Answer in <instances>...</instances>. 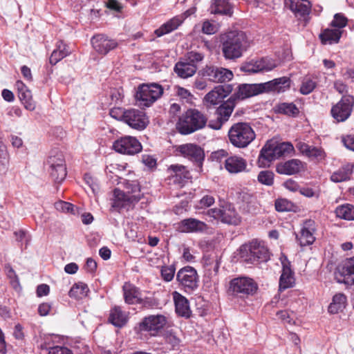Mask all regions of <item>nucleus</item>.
<instances>
[{"mask_svg":"<svg viewBox=\"0 0 354 354\" xmlns=\"http://www.w3.org/2000/svg\"><path fill=\"white\" fill-rule=\"evenodd\" d=\"M207 118L196 109H188L177 123V128L182 134L187 135L205 127Z\"/></svg>","mask_w":354,"mask_h":354,"instance_id":"5","label":"nucleus"},{"mask_svg":"<svg viewBox=\"0 0 354 354\" xmlns=\"http://www.w3.org/2000/svg\"><path fill=\"white\" fill-rule=\"evenodd\" d=\"M304 163L298 159L278 163L276 166V171L279 174L294 175L299 173L304 168Z\"/></svg>","mask_w":354,"mask_h":354,"instance_id":"29","label":"nucleus"},{"mask_svg":"<svg viewBox=\"0 0 354 354\" xmlns=\"http://www.w3.org/2000/svg\"><path fill=\"white\" fill-rule=\"evenodd\" d=\"M113 149L118 153L133 155L142 150L140 142L135 137L124 136L113 142Z\"/></svg>","mask_w":354,"mask_h":354,"instance_id":"15","label":"nucleus"},{"mask_svg":"<svg viewBox=\"0 0 354 354\" xmlns=\"http://www.w3.org/2000/svg\"><path fill=\"white\" fill-rule=\"evenodd\" d=\"M317 86V80L314 77H305L301 84L299 91L302 95H308Z\"/></svg>","mask_w":354,"mask_h":354,"instance_id":"48","label":"nucleus"},{"mask_svg":"<svg viewBox=\"0 0 354 354\" xmlns=\"http://www.w3.org/2000/svg\"><path fill=\"white\" fill-rule=\"evenodd\" d=\"M5 271L12 286L16 290L20 288L18 276L12 268L10 265H6Z\"/></svg>","mask_w":354,"mask_h":354,"instance_id":"50","label":"nucleus"},{"mask_svg":"<svg viewBox=\"0 0 354 354\" xmlns=\"http://www.w3.org/2000/svg\"><path fill=\"white\" fill-rule=\"evenodd\" d=\"M262 93H264L263 83L242 84L239 85L237 90L231 97L236 102V100H243Z\"/></svg>","mask_w":354,"mask_h":354,"instance_id":"21","label":"nucleus"},{"mask_svg":"<svg viewBox=\"0 0 354 354\" xmlns=\"http://www.w3.org/2000/svg\"><path fill=\"white\" fill-rule=\"evenodd\" d=\"M215 202L214 198L212 196H204L199 202L201 207H208L212 205Z\"/></svg>","mask_w":354,"mask_h":354,"instance_id":"63","label":"nucleus"},{"mask_svg":"<svg viewBox=\"0 0 354 354\" xmlns=\"http://www.w3.org/2000/svg\"><path fill=\"white\" fill-rule=\"evenodd\" d=\"M124 122L132 129L142 131L148 125L149 119L144 111L136 109H127Z\"/></svg>","mask_w":354,"mask_h":354,"instance_id":"19","label":"nucleus"},{"mask_svg":"<svg viewBox=\"0 0 354 354\" xmlns=\"http://www.w3.org/2000/svg\"><path fill=\"white\" fill-rule=\"evenodd\" d=\"M353 173L352 166L345 165L334 171L330 176V180L334 183H342L349 180Z\"/></svg>","mask_w":354,"mask_h":354,"instance_id":"40","label":"nucleus"},{"mask_svg":"<svg viewBox=\"0 0 354 354\" xmlns=\"http://www.w3.org/2000/svg\"><path fill=\"white\" fill-rule=\"evenodd\" d=\"M354 105V98L351 95H344L331 109L333 118L338 122H344L351 115Z\"/></svg>","mask_w":354,"mask_h":354,"instance_id":"14","label":"nucleus"},{"mask_svg":"<svg viewBox=\"0 0 354 354\" xmlns=\"http://www.w3.org/2000/svg\"><path fill=\"white\" fill-rule=\"evenodd\" d=\"M232 90V86L231 84L217 86L207 93L204 99L210 104L216 105L228 95Z\"/></svg>","mask_w":354,"mask_h":354,"instance_id":"26","label":"nucleus"},{"mask_svg":"<svg viewBox=\"0 0 354 354\" xmlns=\"http://www.w3.org/2000/svg\"><path fill=\"white\" fill-rule=\"evenodd\" d=\"M163 93V88L157 83L142 84L138 88L136 99L140 106H149Z\"/></svg>","mask_w":354,"mask_h":354,"instance_id":"8","label":"nucleus"},{"mask_svg":"<svg viewBox=\"0 0 354 354\" xmlns=\"http://www.w3.org/2000/svg\"><path fill=\"white\" fill-rule=\"evenodd\" d=\"M167 322L168 318L164 315H151L142 318L135 326L133 330L142 339L147 337H156L160 335Z\"/></svg>","mask_w":354,"mask_h":354,"instance_id":"2","label":"nucleus"},{"mask_svg":"<svg viewBox=\"0 0 354 354\" xmlns=\"http://www.w3.org/2000/svg\"><path fill=\"white\" fill-rule=\"evenodd\" d=\"M263 91H274L283 93L290 86V79L287 77L276 78L273 80L263 83Z\"/></svg>","mask_w":354,"mask_h":354,"instance_id":"33","label":"nucleus"},{"mask_svg":"<svg viewBox=\"0 0 354 354\" xmlns=\"http://www.w3.org/2000/svg\"><path fill=\"white\" fill-rule=\"evenodd\" d=\"M335 212L339 218L347 221L354 220V205L351 204L339 205L336 207Z\"/></svg>","mask_w":354,"mask_h":354,"instance_id":"44","label":"nucleus"},{"mask_svg":"<svg viewBox=\"0 0 354 354\" xmlns=\"http://www.w3.org/2000/svg\"><path fill=\"white\" fill-rule=\"evenodd\" d=\"M286 4L297 17H302L304 20L310 11V3L307 0H288Z\"/></svg>","mask_w":354,"mask_h":354,"instance_id":"31","label":"nucleus"},{"mask_svg":"<svg viewBox=\"0 0 354 354\" xmlns=\"http://www.w3.org/2000/svg\"><path fill=\"white\" fill-rule=\"evenodd\" d=\"M178 228L180 232L185 233L202 232L207 229V225L198 219L189 218L181 221Z\"/></svg>","mask_w":354,"mask_h":354,"instance_id":"28","label":"nucleus"},{"mask_svg":"<svg viewBox=\"0 0 354 354\" xmlns=\"http://www.w3.org/2000/svg\"><path fill=\"white\" fill-rule=\"evenodd\" d=\"M347 19L341 13L335 14L333 20L331 21V26L335 29L340 30L346 26Z\"/></svg>","mask_w":354,"mask_h":354,"instance_id":"55","label":"nucleus"},{"mask_svg":"<svg viewBox=\"0 0 354 354\" xmlns=\"http://www.w3.org/2000/svg\"><path fill=\"white\" fill-rule=\"evenodd\" d=\"M342 142L348 149L354 151V136L349 135L343 138Z\"/></svg>","mask_w":354,"mask_h":354,"instance_id":"64","label":"nucleus"},{"mask_svg":"<svg viewBox=\"0 0 354 354\" xmlns=\"http://www.w3.org/2000/svg\"><path fill=\"white\" fill-rule=\"evenodd\" d=\"M277 66L276 62L268 57L252 60L241 66V70L248 73H266Z\"/></svg>","mask_w":354,"mask_h":354,"instance_id":"16","label":"nucleus"},{"mask_svg":"<svg viewBox=\"0 0 354 354\" xmlns=\"http://www.w3.org/2000/svg\"><path fill=\"white\" fill-rule=\"evenodd\" d=\"M316 230L314 221L309 219L304 222L299 234L296 236L301 247L312 245L315 242Z\"/></svg>","mask_w":354,"mask_h":354,"instance_id":"22","label":"nucleus"},{"mask_svg":"<svg viewBox=\"0 0 354 354\" xmlns=\"http://www.w3.org/2000/svg\"><path fill=\"white\" fill-rule=\"evenodd\" d=\"M91 43L94 50L102 55H106L118 46V42L115 39L103 34L94 35L91 38Z\"/></svg>","mask_w":354,"mask_h":354,"instance_id":"18","label":"nucleus"},{"mask_svg":"<svg viewBox=\"0 0 354 354\" xmlns=\"http://www.w3.org/2000/svg\"><path fill=\"white\" fill-rule=\"evenodd\" d=\"M15 86L18 91V96L26 109L28 111H34L36 108V104L32 100L31 91L24 84L23 82L18 80Z\"/></svg>","mask_w":354,"mask_h":354,"instance_id":"27","label":"nucleus"},{"mask_svg":"<svg viewBox=\"0 0 354 354\" xmlns=\"http://www.w3.org/2000/svg\"><path fill=\"white\" fill-rule=\"evenodd\" d=\"M176 280L186 292H192L198 287L199 277L196 269L191 266L180 269L176 274Z\"/></svg>","mask_w":354,"mask_h":354,"instance_id":"10","label":"nucleus"},{"mask_svg":"<svg viewBox=\"0 0 354 354\" xmlns=\"http://www.w3.org/2000/svg\"><path fill=\"white\" fill-rule=\"evenodd\" d=\"M197 66L187 60L178 62L174 66V71L181 78L186 79L193 76L196 71Z\"/></svg>","mask_w":354,"mask_h":354,"instance_id":"34","label":"nucleus"},{"mask_svg":"<svg viewBox=\"0 0 354 354\" xmlns=\"http://www.w3.org/2000/svg\"><path fill=\"white\" fill-rule=\"evenodd\" d=\"M275 111L278 113L287 115L288 116H297L299 114V109L293 103H280L274 107Z\"/></svg>","mask_w":354,"mask_h":354,"instance_id":"46","label":"nucleus"},{"mask_svg":"<svg viewBox=\"0 0 354 354\" xmlns=\"http://www.w3.org/2000/svg\"><path fill=\"white\" fill-rule=\"evenodd\" d=\"M125 189L126 191H122L117 188L113 190L112 208L118 210L123 208L129 209L141 198L142 194L138 183L127 182Z\"/></svg>","mask_w":354,"mask_h":354,"instance_id":"4","label":"nucleus"},{"mask_svg":"<svg viewBox=\"0 0 354 354\" xmlns=\"http://www.w3.org/2000/svg\"><path fill=\"white\" fill-rule=\"evenodd\" d=\"M227 155L228 153L225 150L220 149L212 153L211 158L213 161L220 162L223 158L225 160L227 158H228L229 156H227Z\"/></svg>","mask_w":354,"mask_h":354,"instance_id":"61","label":"nucleus"},{"mask_svg":"<svg viewBox=\"0 0 354 354\" xmlns=\"http://www.w3.org/2000/svg\"><path fill=\"white\" fill-rule=\"evenodd\" d=\"M175 271L174 266H163L161 268V276L165 281H171L174 277Z\"/></svg>","mask_w":354,"mask_h":354,"instance_id":"57","label":"nucleus"},{"mask_svg":"<svg viewBox=\"0 0 354 354\" xmlns=\"http://www.w3.org/2000/svg\"><path fill=\"white\" fill-rule=\"evenodd\" d=\"M342 30L339 29L327 28L320 35L319 38L323 44H332L337 43L341 37Z\"/></svg>","mask_w":354,"mask_h":354,"instance_id":"42","label":"nucleus"},{"mask_svg":"<svg viewBox=\"0 0 354 354\" xmlns=\"http://www.w3.org/2000/svg\"><path fill=\"white\" fill-rule=\"evenodd\" d=\"M88 286L82 282H79L73 286L68 295L71 297L80 299L85 297L88 292Z\"/></svg>","mask_w":354,"mask_h":354,"instance_id":"47","label":"nucleus"},{"mask_svg":"<svg viewBox=\"0 0 354 354\" xmlns=\"http://www.w3.org/2000/svg\"><path fill=\"white\" fill-rule=\"evenodd\" d=\"M255 133L249 123L237 122L234 124L228 131L231 144L238 148H244L255 138Z\"/></svg>","mask_w":354,"mask_h":354,"instance_id":"6","label":"nucleus"},{"mask_svg":"<svg viewBox=\"0 0 354 354\" xmlns=\"http://www.w3.org/2000/svg\"><path fill=\"white\" fill-rule=\"evenodd\" d=\"M198 75L214 83L228 82L234 77L232 71L214 65H206L198 71Z\"/></svg>","mask_w":354,"mask_h":354,"instance_id":"11","label":"nucleus"},{"mask_svg":"<svg viewBox=\"0 0 354 354\" xmlns=\"http://www.w3.org/2000/svg\"><path fill=\"white\" fill-rule=\"evenodd\" d=\"M282 263V271L279 278V290L283 291L286 289L293 287L295 279L294 272L290 268V262L286 257H281Z\"/></svg>","mask_w":354,"mask_h":354,"instance_id":"24","label":"nucleus"},{"mask_svg":"<svg viewBox=\"0 0 354 354\" xmlns=\"http://www.w3.org/2000/svg\"><path fill=\"white\" fill-rule=\"evenodd\" d=\"M167 172L170 183L178 185L180 187L192 178L189 171L182 165H171L167 169Z\"/></svg>","mask_w":354,"mask_h":354,"instance_id":"20","label":"nucleus"},{"mask_svg":"<svg viewBox=\"0 0 354 354\" xmlns=\"http://www.w3.org/2000/svg\"><path fill=\"white\" fill-rule=\"evenodd\" d=\"M124 301L128 304H138L141 298L140 290L130 283H125L122 287Z\"/></svg>","mask_w":354,"mask_h":354,"instance_id":"36","label":"nucleus"},{"mask_svg":"<svg viewBox=\"0 0 354 354\" xmlns=\"http://www.w3.org/2000/svg\"><path fill=\"white\" fill-rule=\"evenodd\" d=\"M274 174L270 170H263L259 173L257 180L259 183L266 186H272L274 183Z\"/></svg>","mask_w":354,"mask_h":354,"instance_id":"49","label":"nucleus"},{"mask_svg":"<svg viewBox=\"0 0 354 354\" xmlns=\"http://www.w3.org/2000/svg\"><path fill=\"white\" fill-rule=\"evenodd\" d=\"M218 27L214 23L209 21H205L203 24L202 31L207 35H212L217 32Z\"/></svg>","mask_w":354,"mask_h":354,"instance_id":"59","label":"nucleus"},{"mask_svg":"<svg viewBox=\"0 0 354 354\" xmlns=\"http://www.w3.org/2000/svg\"><path fill=\"white\" fill-rule=\"evenodd\" d=\"M54 205L55 208L59 212L74 214V205L70 203L59 201Z\"/></svg>","mask_w":354,"mask_h":354,"instance_id":"54","label":"nucleus"},{"mask_svg":"<svg viewBox=\"0 0 354 354\" xmlns=\"http://www.w3.org/2000/svg\"><path fill=\"white\" fill-rule=\"evenodd\" d=\"M210 11L212 14L231 16L232 8L228 0H213Z\"/></svg>","mask_w":354,"mask_h":354,"instance_id":"39","label":"nucleus"},{"mask_svg":"<svg viewBox=\"0 0 354 354\" xmlns=\"http://www.w3.org/2000/svg\"><path fill=\"white\" fill-rule=\"evenodd\" d=\"M47 162L49 165L48 171L51 178L55 183H62L67 174L64 156L62 153L50 156Z\"/></svg>","mask_w":354,"mask_h":354,"instance_id":"13","label":"nucleus"},{"mask_svg":"<svg viewBox=\"0 0 354 354\" xmlns=\"http://www.w3.org/2000/svg\"><path fill=\"white\" fill-rule=\"evenodd\" d=\"M221 221L230 225H237L241 223V217L234 207L228 206L223 209Z\"/></svg>","mask_w":354,"mask_h":354,"instance_id":"43","label":"nucleus"},{"mask_svg":"<svg viewBox=\"0 0 354 354\" xmlns=\"http://www.w3.org/2000/svg\"><path fill=\"white\" fill-rule=\"evenodd\" d=\"M225 169L231 174L248 171L247 160L242 156L232 155L225 160Z\"/></svg>","mask_w":354,"mask_h":354,"instance_id":"25","label":"nucleus"},{"mask_svg":"<svg viewBox=\"0 0 354 354\" xmlns=\"http://www.w3.org/2000/svg\"><path fill=\"white\" fill-rule=\"evenodd\" d=\"M257 290V285L248 277H237L230 281L228 292L230 295L244 298L254 295Z\"/></svg>","mask_w":354,"mask_h":354,"instance_id":"9","label":"nucleus"},{"mask_svg":"<svg viewBox=\"0 0 354 354\" xmlns=\"http://www.w3.org/2000/svg\"><path fill=\"white\" fill-rule=\"evenodd\" d=\"M85 183L88 186L91 192L95 195L98 193L100 187L97 180L90 174H86L84 178Z\"/></svg>","mask_w":354,"mask_h":354,"instance_id":"53","label":"nucleus"},{"mask_svg":"<svg viewBox=\"0 0 354 354\" xmlns=\"http://www.w3.org/2000/svg\"><path fill=\"white\" fill-rule=\"evenodd\" d=\"M165 342L169 344L172 349H177L180 343V339L171 330L167 331L165 335Z\"/></svg>","mask_w":354,"mask_h":354,"instance_id":"51","label":"nucleus"},{"mask_svg":"<svg viewBox=\"0 0 354 354\" xmlns=\"http://www.w3.org/2000/svg\"><path fill=\"white\" fill-rule=\"evenodd\" d=\"M127 113V109H124L120 107H115L111 109L110 115L118 120L124 122L126 119V115Z\"/></svg>","mask_w":354,"mask_h":354,"instance_id":"56","label":"nucleus"},{"mask_svg":"<svg viewBox=\"0 0 354 354\" xmlns=\"http://www.w3.org/2000/svg\"><path fill=\"white\" fill-rule=\"evenodd\" d=\"M158 301L156 299L152 297L140 298L138 304H141L143 307L147 308H153L158 306Z\"/></svg>","mask_w":354,"mask_h":354,"instance_id":"60","label":"nucleus"},{"mask_svg":"<svg viewBox=\"0 0 354 354\" xmlns=\"http://www.w3.org/2000/svg\"><path fill=\"white\" fill-rule=\"evenodd\" d=\"M174 91L177 96L182 100H186V102L191 100L193 97L190 91L183 87L176 86L174 87Z\"/></svg>","mask_w":354,"mask_h":354,"instance_id":"58","label":"nucleus"},{"mask_svg":"<svg viewBox=\"0 0 354 354\" xmlns=\"http://www.w3.org/2000/svg\"><path fill=\"white\" fill-rule=\"evenodd\" d=\"M71 53L68 46L62 41H59L56 44L55 49L52 52L49 59L50 64H56L58 62L66 57Z\"/></svg>","mask_w":354,"mask_h":354,"instance_id":"38","label":"nucleus"},{"mask_svg":"<svg viewBox=\"0 0 354 354\" xmlns=\"http://www.w3.org/2000/svg\"><path fill=\"white\" fill-rule=\"evenodd\" d=\"M296 147L302 155L317 163H324L326 160L327 154L321 147H315L303 142H299L297 143Z\"/></svg>","mask_w":354,"mask_h":354,"instance_id":"17","label":"nucleus"},{"mask_svg":"<svg viewBox=\"0 0 354 354\" xmlns=\"http://www.w3.org/2000/svg\"><path fill=\"white\" fill-rule=\"evenodd\" d=\"M172 297L175 304V310L178 315L189 318L192 311L187 299L177 291L172 292Z\"/></svg>","mask_w":354,"mask_h":354,"instance_id":"30","label":"nucleus"},{"mask_svg":"<svg viewBox=\"0 0 354 354\" xmlns=\"http://www.w3.org/2000/svg\"><path fill=\"white\" fill-rule=\"evenodd\" d=\"M182 16H176L163 24L154 31L155 35L160 37L176 30L183 22Z\"/></svg>","mask_w":354,"mask_h":354,"instance_id":"35","label":"nucleus"},{"mask_svg":"<svg viewBox=\"0 0 354 354\" xmlns=\"http://www.w3.org/2000/svg\"><path fill=\"white\" fill-rule=\"evenodd\" d=\"M129 313L123 311L120 306H115L110 310L108 321L117 328H122L129 321Z\"/></svg>","mask_w":354,"mask_h":354,"instance_id":"32","label":"nucleus"},{"mask_svg":"<svg viewBox=\"0 0 354 354\" xmlns=\"http://www.w3.org/2000/svg\"><path fill=\"white\" fill-rule=\"evenodd\" d=\"M188 59H187L188 62L192 63H194L196 65V63L201 62L204 55L202 53L198 52H190L188 53Z\"/></svg>","mask_w":354,"mask_h":354,"instance_id":"62","label":"nucleus"},{"mask_svg":"<svg viewBox=\"0 0 354 354\" xmlns=\"http://www.w3.org/2000/svg\"><path fill=\"white\" fill-rule=\"evenodd\" d=\"M347 304V297L344 293H337L328 306V311L330 314H337L343 311Z\"/></svg>","mask_w":354,"mask_h":354,"instance_id":"37","label":"nucleus"},{"mask_svg":"<svg viewBox=\"0 0 354 354\" xmlns=\"http://www.w3.org/2000/svg\"><path fill=\"white\" fill-rule=\"evenodd\" d=\"M221 42L223 57L230 60L241 57L249 46L245 33L239 30H232L222 35Z\"/></svg>","mask_w":354,"mask_h":354,"instance_id":"1","label":"nucleus"},{"mask_svg":"<svg viewBox=\"0 0 354 354\" xmlns=\"http://www.w3.org/2000/svg\"><path fill=\"white\" fill-rule=\"evenodd\" d=\"M354 257L350 258L346 265L342 268L343 279H338L337 281L340 283H344L348 286L354 285Z\"/></svg>","mask_w":354,"mask_h":354,"instance_id":"41","label":"nucleus"},{"mask_svg":"<svg viewBox=\"0 0 354 354\" xmlns=\"http://www.w3.org/2000/svg\"><path fill=\"white\" fill-rule=\"evenodd\" d=\"M176 151L184 158L195 162L198 167V171H201L205 159V152L201 147L194 143H186L178 146Z\"/></svg>","mask_w":354,"mask_h":354,"instance_id":"12","label":"nucleus"},{"mask_svg":"<svg viewBox=\"0 0 354 354\" xmlns=\"http://www.w3.org/2000/svg\"><path fill=\"white\" fill-rule=\"evenodd\" d=\"M293 151L294 147L290 142L277 143L272 140L268 141L260 151L258 165L260 167H268L273 160L290 155Z\"/></svg>","mask_w":354,"mask_h":354,"instance_id":"3","label":"nucleus"},{"mask_svg":"<svg viewBox=\"0 0 354 354\" xmlns=\"http://www.w3.org/2000/svg\"><path fill=\"white\" fill-rule=\"evenodd\" d=\"M235 101L230 97L227 101L224 102L216 110L218 115L217 121L215 124L210 122L209 126L214 129H220L223 124L231 115L234 107Z\"/></svg>","mask_w":354,"mask_h":354,"instance_id":"23","label":"nucleus"},{"mask_svg":"<svg viewBox=\"0 0 354 354\" xmlns=\"http://www.w3.org/2000/svg\"><path fill=\"white\" fill-rule=\"evenodd\" d=\"M275 209L277 212H288L292 209V203L285 198H279L275 201Z\"/></svg>","mask_w":354,"mask_h":354,"instance_id":"52","label":"nucleus"},{"mask_svg":"<svg viewBox=\"0 0 354 354\" xmlns=\"http://www.w3.org/2000/svg\"><path fill=\"white\" fill-rule=\"evenodd\" d=\"M241 258L248 263L267 261L269 259V252L264 244L257 240L248 244L243 245L239 250Z\"/></svg>","mask_w":354,"mask_h":354,"instance_id":"7","label":"nucleus"},{"mask_svg":"<svg viewBox=\"0 0 354 354\" xmlns=\"http://www.w3.org/2000/svg\"><path fill=\"white\" fill-rule=\"evenodd\" d=\"M203 264L210 274L214 272L216 274L218 271L220 261L216 255L208 254L203 257Z\"/></svg>","mask_w":354,"mask_h":354,"instance_id":"45","label":"nucleus"}]
</instances>
